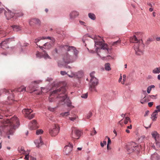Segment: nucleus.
Here are the masks:
<instances>
[{"label":"nucleus","instance_id":"1","mask_svg":"<svg viewBox=\"0 0 160 160\" xmlns=\"http://www.w3.org/2000/svg\"><path fill=\"white\" fill-rule=\"evenodd\" d=\"M2 125L0 127L1 136L5 138L10 139V135H13L16 128L19 125V122L17 117L14 116L10 119H4L1 121Z\"/></svg>","mask_w":160,"mask_h":160},{"label":"nucleus","instance_id":"2","mask_svg":"<svg viewBox=\"0 0 160 160\" xmlns=\"http://www.w3.org/2000/svg\"><path fill=\"white\" fill-rule=\"evenodd\" d=\"M66 91V89L64 87H62L53 91L49 97V101L51 102H54L56 99V101L58 102V106L66 103L68 107L72 106V102L68 97Z\"/></svg>","mask_w":160,"mask_h":160},{"label":"nucleus","instance_id":"3","mask_svg":"<svg viewBox=\"0 0 160 160\" xmlns=\"http://www.w3.org/2000/svg\"><path fill=\"white\" fill-rule=\"evenodd\" d=\"M61 48L69 52H73L72 56L70 55L68 52H66L63 56V61L65 63H69L74 62L78 57V51L75 48L72 46H69L67 45H61Z\"/></svg>","mask_w":160,"mask_h":160},{"label":"nucleus","instance_id":"4","mask_svg":"<svg viewBox=\"0 0 160 160\" xmlns=\"http://www.w3.org/2000/svg\"><path fill=\"white\" fill-rule=\"evenodd\" d=\"M130 39L131 42L135 43L134 46V48L136 54L137 55L142 54L144 47V45L142 43V40L137 39L136 35H134Z\"/></svg>","mask_w":160,"mask_h":160},{"label":"nucleus","instance_id":"5","mask_svg":"<svg viewBox=\"0 0 160 160\" xmlns=\"http://www.w3.org/2000/svg\"><path fill=\"white\" fill-rule=\"evenodd\" d=\"M126 149L128 153H130L133 152L135 150H139L140 147L134 142H132L126 146Z\"/></svg>","mask_w":160,"mask_h":160},{"label":"nucleus","instance_id":"6","mask_svg":"<svg viewBox=\"0 0 160 160\" xmlns=\"http://www.w3.org/2000/svg\"><path fill=\"white\" fill-rule=\"evenodd\" d=\"M72 132L71 134V136L72 138L78 139L81 136V132L75 127L72 128Z\"/></svg>","mask_w":160,"mask_h":160},{"label":"nucleus","instance_id":"7","mask_svg":"<svg viewBox=\"0 0 160 160\" xmlns=\"http://www.w3.org/2000/svg\"><path fill=\"white\" fill-rule=\"evenodd\" d=\"M98 45L99 46V48L97 47L96 50L99 49V48H101L100 52H103L104 51L107 53L108 52V49L107 45L102 43V42H95V45Z\"/></svg>","mask_w":160,"mask_h":160},{"label":"nucleus","instance_id":"8","mask_svg":"<svg viewBox=\"0 0 160 160\" xmlns=\"http://www.w3.org/2000/svg\"><path fill=\"white\" fill-rule=\"evenodd\" d=\"M59 129L60 128L58 125H55L49 129V133L52 137H55L58 134Z\"/></svg>","mask_w":160,"mask_h":160},{"label":"nucleus","instance_id":"9","mask_svg":"<svg viewBox=\"0 0 160 160\" xmlns=\"http://www.w3.org/2000/svg\"><path fill=\"white\" fill-rule=\"evenodd\" d=\"M14 38H8L6 39L5 40L2 41L0 44V46L1 48L3 49H5L8 48V44L10 42L14 41Z\"/></svg>","mask_w":160,"mask_h":160},{"label":"nucleus","instance_id":"10","mask_svg":"<svg viewBox=\"0 0 160 160\" xmlns=\"http://www.w3.org/2000/svg\"><path fill=\"white\" fill-rule=\"evenodd\" d=\"M90 87V89L91 91L95 90V87L98 84V80L95 77H93L91 79Z\"/></svg>","mask_w":160,"mask_h":160},{"label":"nucleus","instance_id":"11","mask_svg":"<svg viewBox=\"0 0 160 160\" xmlns=\"http://www.w3.org/2000/svg\"><path fill=\"white\" fill-rule=\"evenodd\" d=\"M54 41V40H52L49 42H46L43 45V46H41L40 45H38L37 44V45L42 49L43 48L46 49H49L52 47Z\"/></svg>","mask_w":160,"mask_h":160},{"label":"nucleus","instance_id":"12","mask_svg":"<svg viewBox=\"0 0 160 160\" xmlns=\"http://www.w3.org/2000/svg\"><path fill=\"white\" fill-rule=\"evenodd\" d=\"M73 147L72 144L70 142L68 143L63 149V151L65 153L66 155L68 154L72 151Z\"/></svg>","mask_w":160,"mask_h":160},{"label":"nucleus","instance_id":"13","mask_svg":"<svg viewBox=\"0 0 160 160\" xmlns=\"http://www.w3.org/2000/svg\"><path fill=\"white\" fill-rule=\"evenodd\" d=\"M152 137L154 139L155 141V144L156 145L157 148L160 147V142L157 141V139L159 137V135L156 131L153 132L151 133Z\"/></svg>","mask_w":160,"mask_h":160},{"label":"nucleus","instance_id":"14","mask_svg":"<svg viewBox=\"0 0 160 160\" xmlns=\"http://www.w3.org/2000/svg\"><path fill=\"white\" fill-rule=\"evenodd\" d=\"M29 128L32 130L35 129L39 127V125L35 120H34L31 122L29 124Z\"/></svg>","mask_w":160,"mask_h":160},{"label":"nucleus","instance_id":"15","mask_svg":"<svg viewBox=\"0 0 160 160\" xmlns=\"http://www.w3.org/2000/svg\"><path fill=\"white\" fill-rule=\"evenodd\" d=\"M41 22L39 19L37 18H32L29 21V24L31 26H33L35 24L39 25Z\"/></svg>","mask_w":160,"mask_h":160},{"label":"nucleus","instance_id":"16","mask_svg":"<svg viewBox=\"0 0 160 160\" xmlns=\"http://www.w3.org/2000/svg\"><path fill=\"white\" fill-rule=\"evenodd\" d=\"M79 12L76 11H72L69 14V16L71 19L74 20L79 15Z\"/></svg>","mask_w":160,"mask_h":160},{"label":"nucleus","instance_id":"17","mask_svg":"<svg viewBox=\"0 0 160 160\" xmlns=\"http://www.w3.org/2000/svg\"><path fill=\"white\" fill-rule=\"evenodd\" d=\"M4 14L8 19H9L12 18L15 15L14 13L10 11L5 12Z\"/></svg>","mask_w":160,"mask_h":160},{"label":"nucleus","instance_id":"18","mask_svg":"<svg viewBox=\"0 0 160 160\" xmlns=\"http://www.w3.org/2000/svg\"><path fill=\"white\" fill-rule=\"evenodd\" d=\"M25 90L26 88L24 86H22L19 88L11 90V92H23L24 91H25Z\"/></svg>","mask_w":160,"mask_h":160},{"label":"nucleus","instance_id":"19","mask_svg":"<svg viewBox=\"0 0 160 160\" xmlns=\"http://www.w3.org/2000/svg\"><path fill=\"white\" fill-rule=\"evenodd\" d=\"M32 112V110L31 109H24L22 110V112L26 117L30 114Z\"/></svg>","mask_w":160,"mask_h":160},{"label":"nucleus","instance_id":"20","mask_svg":"<svg viewBox=\"0 0 160 160\" xmlns=\"http://www.w3.org/2000/svg\"><path fill=\"white\" fill-rule=\"evenodd\" d=\"M34 142L37 147L39 148L43 144L42 139L40 137L39 139L36 140L34 141Z\"/></svg>","mask_w":160,"mask_h":160},{"label":"nucleus","instance_id":"21","mask_svg":"<svg viewBox=\"0 0 160 160\" xmlns=\"http://www.w3.org/2000/svg\"><path fill=\"white\" fill-rule=\"evenodd\" d=\"M151 160H160V156L157 153H154L151 156Z\"/></svg>","mask_w":160,"mask_h":160},{"label":"nucleus","instance_id":"22","mask_svg":"<svg viewBox=\"0 0 160 160\" xmlns=\"http://www.w3.org/2000/svg\"><path fill=\"white\" fill-rule=\"evenodd\" d=\"M9 31L7 29L6 30H3L2 29H0V34L2 35V37L6 36L9 33Z\"/></svg>","mask_w":160,"mask_h":160},{"label":"nucleus","instance_id":"23","mask_svg":"<svg viewBox=\"0 0 160 160\" xmlns=\"http://www.w3.org/2000/svg\"><path fill=\"white\" fill-rule=\"evenodd\" d=\"M121 42V40L120 39H119L116 41L111 42V44L112 46L117 47L119 45Z\"/></svg>","mask_w":160,"mask_h":160},{"label":"nucleus","instance_id":"24","mask_svg":"<svg viewBox=\"0 0 160 160\" xmlns=\"http://www.w3.org/2000/svg\"><path fill=\"white\" fill-rule=\"evenodd\" d=\"M47 39H49L52 40L51 37H42V38H39L37 39H35V40L34 42L37 43V42H39L41 40H44Z\"/></svg>","mask_w":160,"mask_h":160},{"label":"nucleus","instance_id":"25","mask_svg":"<svg viewBox=\"0 0 160 160\" xmlns=\"http://www.w3.org/2000/svg\"><path fill=\"white\" fill-rule=\"evenodd\" d=\"M158 114L156 112H153L151 115V118L153 121L156 120L157 118Z\"/></svg>","mask_w":160,"mask_h":160},{"label":"nucleus","instance_id":"26","mask_svg":"<svg viewBox=\"0 0 160 160\" xmlns=\"http://www.w3.org/2000/svg\"><path fill=\"white\" fill-rule=\"evenodd\" d=\"M149 101H150V100L149 99L148 97V96H146L143 98V99H142V100H141L140 102L142 104H143L144 102H148Z\"/></svg>","mask_w":160,"mask_h":160},{"label":"nucleus","instance_id":"27","mask_svg":"<svg viewBox=\"0 0 160 160\" xmlns=\"http://www.w3.org/2000/svg\"><path fill=\"white\" fill-rule=\"evenodd\" d=\"M18 150V152L22 154H25L26 152V151L24 150V148L22 147H19Z\"/></svg>","mask_w":160,"mask_h":160},{"label":"nucleus","instance_id":"28","mask_svg":"<svg viewBox=\"0 0 160 160\" xmlns=\"http://www.w3.org/2000/svg\"><path fill=\"white\" fill-rule=\"evenodd\" d=\"M13 98V95H12V97H8V101H7L8 104H11L12 103V102H13L14 100Z\"/></svg>","mask_w":160,"mask_h":160},{"label":"nucleus","instance_id":"29","mask_svg":"<svg viewBox=\"0 0 160 160\" xmlns=\"http://www.w3.org/2000/svg\"><path fill=\"white\" fill-rule=\"evenodd\" d=\"M42 57L45 59L50 58V56L48 55L46 51L44 50L43 52Z\"/></svg>","mask_w":160,"mask_h":160},{"label":"nucleus","instance_id":"30","mask_svg":"<svg viewBox=\"0 0 160 160\" xmlns=\"http://www.w3.org/2000/svg\"><path fill=\"white\" fill-rule=\"evenodd\" d=\"M152 72L154 74L159 73L160 72V67L155 68L152 70Z\"/></svg>","mask_w":160,"mask_h":160},{"label":"nucleus","instance_id":"31","mask_svg":"<svg viewBox=\"0 0 160 160\" xmlns=\"http://www.w3.org/2000/svg\"><path fill=\"white\" fill-rule=\"evenodd\" d=\"M105 68L106 70L110 71L111 70L110 64L109 63H106L105 65Z\"/></svg>","mask_w":160,"mask_h":160},{"label":"nucleus","instance_id":"32","mask_svg":"<svg viewBox=\"0 0 160 160\" xmlns=\"http://www.w3.org/2000/svg\"><path fill=\"white\" fill-rule=\"evenodd\" d=\"M12 27L13 30L16 31H18L21 30V28L19 26L17 25H14L12 26Z\"/></svg>","mask_w":160,"mask_h":160},{"label":"nucleus","instance_id":"33","mask_svg":"<svg viewBox=\"0 0 160 160\" xmlns=\"http://www.w3.org/2000/svg\"><path fill=\"white\" fill-rule=\"evenodd\" d=\"M88 16L90 18L93 20H94L96 18L95 16L93 13H89L88 14Z\"/></svg>","mask_w":160,"mask_h":160},{"label":"nucleus","instance_id":"34","mask_svg":"<svg viewBox=\"0 0 160 160\" xmlns=\"http://www.w3.org/2000/svg\"><path fill=\"white\" fill-rule=\"evenodd\" d=\"M43 131L42 129H38L36 131V134L37 135H39L42 134Z\"/></svg>","mask_w":160,"mask_h":160},{"label":"nucleus","instance_id":"35","mask_svg":"<svg viewBox=\"0 0 160 160\" xmlns=\"http://www.w3.org/2000/svg\"><path fill=\"white\" fill-rule=\"evenodd\" d=\"M154 87L155 86L154 85H152L148 87L147 89V92L148 93H149L152 90V89L154 88Z\"/></svg>","mask_w":160,"mask_h":160},{"label":"nucleus","instance_id":"36","mask_svg":"<svg viewBox=\"0 0 160 160\" xmlns=\"http://www.w3.org/2000/svg\"><path fill=\"white\" fill-rule=\"evenodd\" d=\"M128 121L130 122H131V120L130 118L129 117H125V119L124 120V123L125 124H127L128 123Z\"/></svg>","mask_w":160,"mask_h":160},{"label":"nucleus","instance_id":"37","mask_svg":"<svg viewBox=\"0 0 160 160\" xmlns=\"http://www.w3.org/2000/svg\"><path fill=\"white\" fill-rule=\"evenodd\" d=\"M33 83L31 84L28 87L29 89L30 90L33 91H35L36 90L35 89V86L33 85Z\"/></svg>","mask_w":160,"mask_h":160},{"label":"nucleus","instance_id":"38","mask_svg":"<svg viewBox=\"0 0 160 160\" xmlns=\"http://www.w3.org/2000/svg\"><path fill=\"white\" fill-rule=\"evenodd\" d=\"M24 14L22 12H19L17 13H15V15L16 17H21Z\"/></svg>","mask_w":160,"mask_h":160},{"label":"nucleus","instance_id":"39","mask_svg":"<svg viewBox=\"0 0 160 160\" xmlns=\"http://www.w3.org/2000/svg\"><path fill=\"white\" fill-rule=\"evenodd\" d=\"M42 53H41L40 52H38L36 54V56L37 57L41 58L42 57Z\"/></svg>","mask_w":160,"mask_h":160},{"label":"nucleus","instance_id":"40","mask_svg":"<svg viewBox=\"0 0 160 160\" xmlns=\"http://www.w3.org/2000/svg\"><path fill=\"white\" fill-rule=\"evenodd\" d=\"M35 116V114L33 113L32 114H30L28 115L26 117L27 118L29 119H31L34 118Z\"/></svg>","mask_w":160,"mask_h":160},{"label":"nucleus","instance_id":"41","mask_svg":"<svg viewBox=\"0 0 160 160\" xmlns=\"http://www.w3.org/2000/svg\"><path fill=\"white\" fill-rule=\"evenodd\" d=\"M1 92H2L3 93L6 94H7L9 93V91L6 89H4L1 91Z\"/></svg>","mask_w":160,"mask_h":160},{"label":"nucleus","instance_id":"42","mask_svg":"<svg viewBox=\"0 0 160 160\" xmlns=\"http://www.w3.org/2000/svg\"><path fill=\"white\" fill-rule=\"evenodd\" d=\"M69 114V112H64L62 113L60 115H62V116H67Z\"/></svg>","mask_w":160,"mask_h":160},{"label":"nucleus","instance_id":"43","mask_svg":"<svg viewBox=\"0 0 160 160\" xmlns=\"http://www.w3.org/2000/svg\"><path fill=\"white\" fill-rule=\"evenodd\" d=\"M92 116V113L91 112H90L89 113L87 114V119H89Z\"/></svg>","mask_w":160,"mask_h":160},{"label":"nucleus","instance_id":"44","mask_svg":"<svg viewBox=\"0 0 160 160\" xmlns=\"http://www.w3.org/2000/svg\"><path fill=\"white\" fill-rule=\"evenodd\" d=\"M156 96L157 95H148V97L149 99L150 98L156 99Z\"/></svg>","mask_w":160,"mask_h":160},{"label":"nucleus","instance_id":"45","mask_svg":"<svg viewBox=\"0 0 160 160\" xmlns=\"http://www.w3.org/2000/svg\"><path fill=\"white\" fill-rule=\"evenodd\" d=\"M78 118V116H75V117H69V119L70 120L74 121V120H75L76 118Z\"/></svg>","mask_w":160,"mask_h":160},{"label":"nucleus","instance_id":"46","mask_svg":"<svg viewBox=\"0 0 160 160\" xmlns=\"http://www.w3.org/2000/svg\"><path fill=\"white\" fill-rule=\"evenodd\" d=\"M123 81L122 82V83L123 84L125 82L126 80V75L124 74L123 75Z\"/></svg>","mask_w":160,"mask_h":160},{"label":"nucleus","instance_id":"47","mask_svg":"<svg viewBox=\"0 0 160 160\" xmlns=\"http://www.w3.org/2000/svg\"><path fill=\"white\" fill-rule=\"evenodd\" d=\"M26 154L25 157L24 158V159L26 160H28L29 159V153H27V152L26 153V154Z\"/></svg>","mask_w":160,"mask_h":160},{"label":"nucleus","instance_id":"48","mask_svg":"<svg viewBox=\"0 0 160 160\" xmlns=\"http://www.w3.org/2000/svg\"><path fill=\"white\" fill-rule=\"evenodd\" d=\"M82 98H86L88 97V93H86L84 94H82V95L81 96Z\"/></svg>","mask_w":160,"mask_h":160},{"label":"nucleus","instance_id":"49","mask_svg":"<svg viewBox=\"0 0 160 160\" xmlns=\"http://www.w3.org/2000/svg\"><path fill=\"white\" fill-rule=\"evenodd\" d=\"M55 109L56 108H52L50 107H49L48 108V109L52 112H53L55 110Z\"/></svg>","mask_w":160,"mask_h":160},{"label":"nucleus","instance_id":"50","mask_svg":"<svg viewBox=\"0 0 160 160\" xmlns=\"http://www.w3.org/2000/svg\"><path fill=\"white\" fill-rule=\"evenodd\" d=\"M106 142L105 141H103V143H102V142H101V143H100L102 147H103L104 146V145H106Z\"/></svg>","mask_w":160,"mask_h":160},{"label":"nucleus","instance_id":"51","mask_svg":"<svg viewBox=\"0 0 160 160\" xmlns=\"http://www.w3.org/2000/svg\"><path fill=\"white\" fill-rule=\"evenodd\" d=\"M93 130H94L93 132H92L91 133V135H94L96 134L97 133V132L95 130V128H93Z\"/></svg>","mask_w":160,"mask_h":160},{"label":"nucleus","instance_id":"52","mask_svg":"<svg viewBox=\"0 0 160 160\" xmlns=\"http://www.w3.org/2000/svg\"><path fill=\"white\" fill-rule=\"evenodd\" d=\"M60 73L62 75H64L66 74H67V73L65 71H61Z\"/></svg>","mask_w":160,"mask_h":160},{"label":"nucleus","instance_id":"53","mask_svg":"<svg viewBox=\"0 0 160 160\" xmlns=\"http://www.w3.org/2000/svg\"><path fill=\"white\" fill-rule=\"evenodd\" d=\"M108 137V146H109V145L111 143V140L110 139V138H109V137Z\"/></svg>","mask_w":160,"mask_h":160},{"label":"nucleus","instance_id":"54","mask_svg":"<svg viewBox=\"0 0 160 160\" xmlns=\"http://www.w3.org/2000/svg\"><path fill=\"white\" fill-rule=\"evenodd\" d=\"M68 76L70 78H73V77H74L75 76V74H74V73H72L71 74V75H69V74H68Z\"/></svg>","mask_w":160,"mask_h":160},{"label":"nucleus","instance_id":"55","mask_svg":"<svg viewBox=\"0 0 160 160\" xmlns=\"http://www.w3.org/2000/svg\"><path fill=\"white\" fill-rule=\"evenodd\" d=\"M153 102H149L148 103V105L149 107H151L153 105Z\"/></svg>","mask_w":160,"mask_h":160},{"label":"nucleus","instance_id":"56","mask_svg":"<svg viewBox=\"0 0 160 160\" xmlns=\"http://www.w3.org/2000/svg\"><path fill=\"white\" fill-rule=\"evenodd\" d=\"M149 111H147L146 112H145V114L144 115V116L146 117V116H147L149 114Z\"/></svg>","mask_w":160,"mask_h":160},{"label":"nucleus","instance_id":"57","mask_svg":"<svg viewBox=\"0 0 160 160\" xmlns=\"http://www.w3.org/2000/svg\"><path fill=\"white\" fill-rule=\"evenodd\" d=\"M94 72H93L90 73V76L91 77V78H92L93 77H95L94 76H93V74H94Z\"/></svg>","mask_w":160,"mask_h":160},{"label":"nucleus","instance_id":"58","mask_svg":"<svg viewBox=\"0 0 160 160\" xmlns=\"http://www.w3.org/2000/svg\"><path fill=\"white\" fill-rule=\"evenodd\" d=\"M136 35L137 36V37H138L139 35H141L142 33L141 32H137L136 33Z\"/></svg>","mask_w":160,"mask_h":160},{"label":"nucleus","instance_id":"59","mask_svg":"<svg viewBox=\"0 0 160 160\" xmlns=\"http://www.w3.org/2000/svg\"><path fill=\"white\" fill-rule=\"evenodd\" d=\"M4 10V9L3 8H0V13L2 12Z\"/></svg>","mask_w":160,"mask_h":160},{"label":"nucleus","instance_id":"60","mask_svg":"<svg viewBox=\"0 0 160 160\" xmlns=\"http://www.w3.org/2000/svg\"><path fill=\"white\" fill-rule=\"evenodd\" d=\"M127 128L129 129H131L132 128V125H130V126H128Z\"/></svg>","mask_w":160,"mask_h":160},{"label":"nucleus","instance_id":"61","mask_svg":"<svg viewBox=\"0 0 160 160\" xmlns=\"http://www.w3.org/2000/svg\"><path fill=\"white\" fill-rule=\"evenodd\" d=\"M122 79V77L121 75L119 79V80H118V82H121Z\"/></svg>","mask_w":160,"mask_h":160},{"label":"nucleus","instance_id":"62","mask_svg":"<svg viewBox=\"0 0 160 160\" xmlns=\"http://www.w3.org/2000/svg\"><path fill=\"white\" fill-rule=\"evenodd\" d=\"M65 67L66 68H69V69H70V68H71V67L69 66H68V65H66L65 66Z\"/></svg>","mask_w":160,"mask_h":160},{"label":"nucleus","instance_id":"63","mask_svg":"<svg viewBox=\"0 0 160 160\" xmlns=\"http://www.w3.org/2000/svg\"><path fill=\"white\" fill-rule=\"evenodd\" d=\"M79 22V23L82 25H83L85 23V22H84L81 20H80Z\"/></svg>","mask_w":160,"mask_h":160},{"label":"nucleus","instance_id":"64","mask_svg":"<svg viewBox=\"0 0 160 160\" xmlns=\"http://www.w3.org/2000/svg\"><path fill=\"white\" fill-rule=\"evenodd\" d=\"M160 112V110H159V109H157V110H156L154 112H156L157 114H158V112Z\"/></svg>","mask_w":160,"mask_h":160}]
</instances>
